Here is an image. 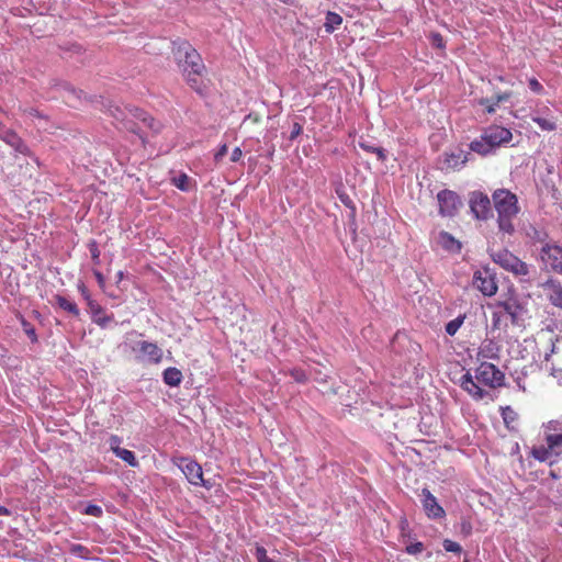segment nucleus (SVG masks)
I'll return each mask as SVG.
<instances>
[{"mask_svg":"<svg viewBox=\"0 0 562 562\" xmlns=\"http://www.w3.org/2000/svg\"><path fill=\"white\" fill-rule=\"evenodd\" d=\"M505 374L493 363L482 361L475 369L474 376L468 371L460 379V386L473 400L481 401L490 396V392L479 383L490 389H497L504 385Z\"/></svg>","mask_w":562,"mask_h":562,"instance_id":"f257e3e1","label":"nucleus"},{"mask_svg":"<svg viewBox=\"0 0 562 562\" xmlns=\"http://www.w3.org/2000/svg\"><path fill=\"white\" fill-rule=\"evenodd\" d=\"M175 54L187 83L198 93H203L206 87L203 78L205 65L201 55L187 41L178 44Z\"/></svg>","mask_w":562,"mask_h":562,"instance_id":"f03ea898","label":"nucleus"},{"mask_svg":"<svg viewBox=\"0 0 562 562\" xmlns=\"http://www.w3.org/2000/svg\"><path fill=\"white\" fill-rule=\"evenodd\" d=\"M492 201L499 232L512 236L515 233V220L520 212L517 195L507 189H497L492 194Z\"/></svg>","mask_w":562,"mask_h":562,"instance_id":"7ed1b4c3","label":"nucleus"},{"mask_svg":"<svg viewBox=\"0 0 562 562\" xmlns=\"http://www.w3.org/2000/svg\"><path fill=\"white\" fill-rule=\"evenodd\" d=\"M491 258L496 265H498L507 272H510L516 278L527 277L530 272L529 265L519 259L508 249L504 248L497 251H493L491 252Z\"/></svg>","mask_w":562,"mask_h":562,"instance_id":"20e7f679","label":"nucleus"},{"mask_svg":"<svg viewBox=\"0 0 562 562\" xmlns=\"http://www.w3.org/2000/svg\"><path fill=\"white\" fill-rule=\"evenodd\" d=\"M173 463L182 471L189 483L195 486H204L207 490L212 485L204 480L202 467L189 457H179L173 460Z\"/></svg>","mask_w":562,"mask_h":562,"instance_id":"39448f33","label":"nucleus"},{"mask_svg":"<svg viewBox=\"0 0 562 562\" xmlns=\"http://www.w3.org/2000/svg\"><path fill=\"white\" fill-rule=\"evenodd\" d=\"M473 285L485 296L495 295L498 289L496 273L488 267L476 270L473 274Z\"/></svg>","mask_w":562,"mask_h":562,"instance_id":"423d86ee","label":"nucleus"},{"mask_svg":"<svg viewBox=\"0 0 562 562\" xmlns=\"http://www.w3.org/2000/svg\"><path fill=\"white\" fill-rule=\"evenodd\" d=\"M437 201L439 205V214L442 217L454 216L462 206L460 196L454 191L448 189L438 192Z\"/></svg>","mask_w":562,"mask_h":562,"instance_id":"0eeeda50","label":"nucleus"},{"mask_svg":"<svg viewBox=\"0 0 562 562\" xmlns=\"http://www.w3.org/2000/svg\"><path fill=\"white\" fill-rule=\"evenodd\" d=\"M541 261L553 272L562 274V246L546 244L540 250Z\"/></svg>","mask_w":562,"mask_h":562,"instance_id":"6e6552de","label":"nucleus"},{"mask_svg":"<svg viewBox=\"0 0 562 562\" xmlns=\"http://www.w3.org/2000/svg\"><path fill=\"white\" fill-rule=\"evenodd\" d=\"M470 209L477 220H487L492 215L491 200L487 194L474 191L470 194Z\"/></svg>","mask_w":562,"mask_h":562,"instance_id":"1a4fd4ad","label":"nucleus"},{"mask_svg":"<svg viewBox=\"0 0 562 562\" xmlns=\"http://www.w3.org/2000/svg\"><path fill=\"white\" fill-rule=\"evenodd\" d=\"M422 504L425 510V514L430 519H441L446 516V512L441 505L437 502L435 495L428 490H422Z\"/></svg>","mask_w":562,"mask_h":562,"instance_id":"9d476101","label":"nucleus"},{"mask_svg":"<svg viewBox=\"0 0 562 562\" xmlns=\"http://www.w3.org/2000/svg\"><path fill=\"white\" fill-rule=\"evenodd\" d=\"M81 292L88 302L92 321L100 327L105 328L113 321V315H106L104 308L97 301L90 299L85 286H82Z\"/></svg>","mask_w":562,"mask_h":562,"instance_id":"9b49d317","label":"nucleus"},{"mask_svg":"<svg viewBox=\"0 0 562 562\" xmlns=\"http://www.w3.org/2000/svg\"><path fill=\"white\" fill-rule=\"evenodd\" d=\"M133 350H137L139 352L138 358L142 361L157 364L162 360L164 352L161 348L155 342H149L146 340L138 341L137 348H133Z\"/></svg>","mask_w":562,"mask_h":562,"instance_id":"f8f14e48","label":"nucleus"},{"mask_svg":"<svg viewBox=\"0 0 562 562\" xmlns=\"http://www.w3.org/2000/svg\"><path fill=\"white\" fill-rule=\"evenodd\" d=\"M551 438H554L553 434L547 435V446H538L531 449L530 454L539 462H547L551 459L552 456L558 457L562 454V447L560 445H552L550 441Z\"/></svg>","mask_w":562,"mask_h":562,"instance_id":"ddd939ff","label":"nucleus"},{"mask_svg":"<svg viewBox=\"0 0 562 562\" xmlns=\"http://www.w3.org/2000/svg\"><path fill=\"white\" fill-rule=\"evenodd\" d=\"M493 308L503 311V314L510 318L512 324H516L521 313V305L515 296H509L505 300H498L493 305Z\"/></svg>","mask_w":562,"mask_h":562,"instance_id":"4468645a","label":"nucleus"},{"mask_svg":"<svg viewBox=\"0 0 562 562\" xmlns=\"http://www.w3.org/2000/svg\"><path fill=\"white\" fill-rule=\"evenodd\" d=\"M483 135L484 139H487L494 148L510 142L513 137L512 132L508 128L498 125L488 127L485 130Z\"/></svg>","mask_w":562,"mask_h":562,"instance_id":"2eb2a0df","label":"nucleus"},{"mask_svg":"<svg viewBox=\"0 0 562 562\" xmlns=\"http://www.w3.org/2000/svg\"><path fill=\"white\" fill-rule=\"evenodd\" d=\"M513 95L512 91H504L495 93L491 99L481 98L477 100V104L485 108V112L488 114H493L496 112V108L499 106L502 102L508 101Z\"/></svg>","mask_w":562,"mask_h":562,"instance_id":"dca6fc26","label":"nucleus"},{"mask_svg":"<svg viewBox=\"0 0 562 562\" xmlns=\"http://www.w3.org/2000/svg\"><path fill=\"white\" fill-rule=\"evenodd\" d=\"M2 139L15 151L24 156H33V151L31 150V148L14 131H5L2 136Z\"/></svg>","mask_w":562,"mask_h":562,"instance_id":"f3484780","label":"nucleus"},{"mask_svg":"<svg viewBox=\"0 0 562 562\" xmlns=\"http://www.w3.org/2000/svg\"><path fill=\"white\" fill-rule=\"evenodd\" d=\"M501 347L497 342L485 339L479 347L476 357L479 360H497L499 358Z\"/></svg>","mask_w":562,"mask_h":562,"instance_id":"a211bd4d","label":"nucleus"},{"mask_svg":"<svg viewBox=\"0 0 562 562\" xmlns=\"http://www.w3.org/2000/svg\"><path fill=\"white\" fill-rule=\"evenodd\" d=\"M57 88L60 91V97L64 99V102L69 106H76L83 94L81 90H76L67 82H61L57 85Z\"/></svg>","mask_w":562,"mask_h":562,"instance_id":"6ab92c4d","label":"nucleus"},{"mask_svg":"<svg viewBox=\"0 0 562 562\" xmlns=\"http://www.w3.org/2000/svg\"><path fill=\"white\" fill-rule=\"evenodd\" d=\"M469 153H465L463 150L452 151L449 154H446L445 157V164L447 168L450 169H460L462 168L467 161L469 160Z\"/></svg>","mask_w":562,"mask_h":562,"instance_id":"aec40b11","label":"nucleus"},{"mask_svg":"<svg viewBox=\"0 0 562 562\" xmlns=\"http://www.w3.org/2000/svg\"><path fill=\"white\" fill-rule=\"evenodd\" d=\"M548 299L552 305L562 308V285L559 282H548Z\"/></svg>","mask_w":562,"mask_h":562,"instance_id":"412c9836","label":"nucleus"},{"mask_svg":"<svg viewBox=\"0 0 562 562\" xmlns=\"http://www.w3.org/2000/svg\"><path fill=\"white\" fill-rule=\"evenodd\" d=\"M182 379H183L182 372L175 367H169V368L165 369V371L162 373L164 382L167 385L172 386V387L179 386L182 382Z\"/></svg>","mask_w":562,"mask_h":562,"instance_id":"4be33fe9","label":"nucleus"},{"mask_svg":"<svg viewBox=\"0 0 562 562\" xmlns=\"http://www.w3.org/2000/svg\"><path fill=\"white\" fill-rule=\"evenodd\" d=\"M134 116L142 121L148 128L153 130L155 133L160 131L161 124L157 122L154 117H151L146 112L136 109Z\"/></svg>","mask_w":562,"mask_h":562,"instance_id":"5701e85b","label":"nucleus"},{"mask_svg":"<svg viewBox=\"0 0 562 562\" xmlns=\"http://www.w3.org/2000/svg\"><path fill=\"white\" fill-rule=\"evenodd\" d=\"M470 148L472 151H475L484 156L490 154L494 147L490 144L487 139H484V135H482L481 139H475L471 142Z\"/></svg>","mask_w":562,"mask_h":562,"instance_id":"b1692460","label":"nucleus"},{"mask_svg":"<svg viewBox=\"0 0 562 562\" xmlns=\"http://www.w3.org/2000/svg\"><path fill=\"white\" fill-rule=\"evenodd\" d=\"M439 237L443 248L452 251L461 250V243L454 239V237L451 234L447 232H441Z\"/></svg>","mask_w":562,"mask_h":562,"instance_id":"393cba45","label":"nucleus"},{"mask_svg":"<svg viewBox=\"0 0 562 562\" xmlns=\"http://www.w3.org/2000/svg\"><path fill=\"white\" fill-rule=\"evenodd\" d=\"M360 148H362L367 153H372L376 155V158L384 162L386 160V153L385 149L379 146H374L370 144L369 142H359Z\"/></svg>","mask_w":562,"mask_h":562,"instance_id":"a878e982","label":"nucleus"},{"mask_svg":"<svg viewBox=\"0 0 562 562\" xmlns=\"http://www.w3.org/2000/svg\"><path fill=\"white\" fill-rule=\"evenodd\" d=\"M342 23V18L336 12H328L326 14L325 30L328 33L334 32Z\"/></svg>","mask_w":562,"mask_h":562,"instance_id":"bb28decb","label":"nucleus"},{"mask_svg":"<svg viewBox=\"0 0 562 562\" xmlns=\"http://www.w3.org/2000/svg\"><path fill=\"white\" fill-rule=\"evenodd\" d=\"M55 300L60 308L69 312L70 314H72L75 316L79 315V308L75 302L69 301L61 295H56Z\"/></svg>","mask_w":562,"mask_h":562,"instance_id":"cd10ccee","label":"nucleus"},{"mask_svg":"<svg viewBox=\"0 0 562 562\" xmlns=\"http://www.w3.org/2000/svg\"><path fill=\"white\" fill-rule=\"evenodd\" d=\"M114 454L131 467H138V461L133 451L121 448Z\"/></svg>","mask_w":562,"mask_h":562,"instance_id":"c85d7f7f","label":"nucleus"},{"mask_svg":"<svg viewBox=\"0 0 562 562\" xmlns=\"http://www.w3.org/2000/svg\"><path fill=\"white\" fill-rule=\"evenodd\" d=\"M171 183L181 191L187 192L190 190V178L187 173H180L179 176L173 177L171 179Z\"/></svg>","mask_w":562,"mask_h":562,"instance_id":"c756f323","label":"nucleus"},{"mask_svg":"<svg viewBox=\"0 0 562 562\" xmlns=\"http://www.w3.org/2000/svg\"><path fill=\"white\" fill-rule=\"evenodd\" d=\"M507 316L503 314V311L494 308L492 313V326L494 329H499L507 326Z\"/></svg>","mask_w":562,"mask_h":562,"instance_id":"7c9ffc66","label":"nucleus"},{"mask_svg":"<svg viewBox=\"0 0 562 562\" xmlns=\"http://www.w3.org/2000/svg\"><path fill=\"white\" fill-rule=\"evenodd\" d=\"M502 417L507 428L517 420V413L510 407L506 406L502 408Z\"/></svg>","mask_w":562,"mask_h":562,"instance_id":"2f4dec72","label":"nucleus"},{"mask_svg":"<svg viewBox=\"0 0 562 562\" xmlns=\"http://www.w3.org/2000/svg\"><path fill=\"white\" fill-rule=\"evenodd\" d=\"M532 121L535 123L538 124V126L542 130V131H548V132H551V131H554L557 125H555V122L551 121V120H548V119H543V117H533Z\"/></svg>","mask_w":562,"mask_h":562,"instance_id":"473e14b6","label":"nucleus"},{"mask_svg":"<svg viewBox=\"0 0 562 562\" xmlns=\"http://www.w3.org/2000/svg\"><path fill=\"white\" fill-rule=\"evenodd\" d=\"M21 325L23 327L24 333L27 335V337L31 339V341L36 342L37 335H36L34 326L30 322H27L25 318L21 319Z\"/></svg>","mask_w":562,"mask_h":562,"instance_id":"72a5a7b5","label":"nucleus"},{"mask_svg":"<svg viewBox=\"0 0 562 562\" xmlns=\"http://www.w3.org/2000/svg\"><path fill=\"white\" fill-rule=\"evenodd\" d=\"M442 546L447 552H453L457 554H460L462 552V547L453 540L445 539Z\"/></svg>","mask_w":562,"mask_h":562,"instance_id":"f704fd0d","label":"nucleus"},{"mask_svg":"<svg viewBox=\"0 0 562 562\" xmlns=\"http://www.w3.org/2000/svg\"><path fill=\"white\" fill-rule=\"evenodd\" d=\"M255 555L258 562H274L272 559L268 557L267 550L259 544L256 546Z\"/></svg>","mask_w":562,"mask_h":562,"instance_id":"c9c22d12","label":"nucleus"},{"mask_svg":"<svg viewBox=\"0 0 562 562\" xmlns=\"http://www.w3.org/2000/svg\"><path fill=\"white\" fill-rule=\"evenodd\" d=\"M430 42H431V45L434 47H437V48H445V40L442 37V35L438 32H434L430 34Z\"/></svg>","mask_w":562,"mask_h":562,"instance_id":"e433bc0d","label":"nucleus"},{"mask_svg":"<svg viewBox=\"0 0 562 562\" xmlns=\"http://www.w3.org/2000/svg\"><path fill=\"white\" fill-rule=\"evenodd\" d=\"M424 549H425L424 543L420 541H417V542L408 544L405 550L408 554H419L424 551Z\"/></svg>","mask_w":562,"mask_h":562,"instance_id":"4c0bfd02","label":"nucleus"},{"mask_svg":"<svg viewBox=\"0 0 562 562\" xmlns=\"http://www.w3.org/2000/svg\"><path fill=\"white\" fill-rule=\"evenodd\" d=\"M88 247H89L92 260L94 261V263H99L100 250L98 248L97 241L95 240H91L88 244Z\"/></svg>","mask_w":562,"mask_h":562,"instance_id":"58836bf2","label":"nucleus"},{"mask_svg":"<svg viewBox=\"0 0 562 562\" xmlns=\"http://www.w3.org/2000/svg\"><path fill=\"white\" fill-rule=\"evenodd\" d=\"M26 115H29L30 117H35V119H38V120H45L47 121V116L43 113H41L37 109L35 108H29V109H25L23 111Z\"/></svg>","mask_w":562,"mask_h":562,"instance_id":"ea45409f","label":"nucleus"},{"mask_svg":"<svg viewBox=\"0 0 562 562\" xmlns=\"http://www.w3.org/2000/svg\"><path fill=\"white\" fill-rule=\"evenodd\" d=\"M122 439L116 435H111L109 439L110 449L112 452H116L119 449H121Z\"/></svg>","mask_w":562,"mask_h":562,"instance_id":"a19ab883","label":"nucleus"},{"mask_svg":"<svg viewBox=\"0 0 562 562\" xmlns=\"http://www.w3.org/2000/svg\"><path fill=\"white\" fill-rule=\"evenodd\" d=\"M102 508L98 505H88L86 508H85V514L86 515H90V516H94V517H100L102 515Z\"/></svg>","mask_w":562,"mask_h":562,"instance_id":"79ce46f5","label":"nucleus"},{"mask_svg":"<svg viewBox=\"0 0 562 562\" xmlns=\"http://www.w3.org/2000/svg\"><path fill=\"white\" fill-rule=\"evenodd\" d=\"M528 85H529V88L531 91H533L535 93H538V94H541L543 92V87L542 85L538 81V79L536 78H530L528 80Z\"/></svg>","mask_w":562,"mask_h":562,"instance_id":"37998d69","label":"nucleus"},{"mask_svg":"<svg viewBox=\"0 0 562 562\" xmlns=\"http://www.w3.org/2000/svg\"><path fill=\"white\" fill-rule=\"evenodd\" d=\"M303 132V126L299 122H294L292 125V131L289 136L290 140L295 139L297 136H300Z\"/></svg>","mask_w":562,"mask_h":562,"instance_id":"c03bdc74","label":"nucleus"},{"mask_svg":"<svg viewBox=\"0 0 562 562\" xmlns=\"http://www.w3.org/2000/svg\"><path fill=\"white\" fill-rule=\"evenodd\" d=\"M227 150H228V147L226 144H223L220 146V148L217 149V151L214 155V160L216 164L222 161L223 157L226 156Z\"/></svg>","mask_w":562,"mask_h":562,"instance_id":"a18cd8bd","label":"nucleus"},{"mask_svg":"<svg viewBox=\"0 0 562 562\" xmlns=\"http://www.w3.org/2000/svg\"><path fill=\"white\" fill-rule=\"evenodd\" d=\"M460 324L461 322L458 321V319H454V321H451L447 324L446 326V331L449 334V335H454L457 333V330L459 329L460 327Z\"/></svg>","mask_w":562,"mask_h":562,"instance_id":"49530a36","label":"nucleus"},{"mask_svg":"<svg viewBox=\"0 0 562 562\" xmlns=\"http://www.w3.org/2000/svg\"><path fill=\"white\" fill-rule=\"evenodd\" d=\"M291 375L294 378L295 381L301 383L307 380L305 373L302 370H293L291 372Z\"/></svg>","mask_w":562,"mask_h":562,"instance_id":"de8ad7c7","label":"nucleus"},{"mask_svg":"<svg viewBox=\"0 0 562 562\" xmlns=\"http://www.w3.org/2000/svg\"><path fill=\"white\" fill-rule=\"evenodd\" d=\"M243 151L239 147H235L231 154V161L237 162L240 160Z\"/></svg>","mask_w":562,"mask_h":562,"instance_id":"09e8293b","label":"nucleus"},{"mask_svg":"<svg viewBox=\"0 0 562 562\" xmlns=\"http://www.w3.org/2000/svg\"><path fill=\"white\" fill-rule=\"evenodd\" d=\"M547 428L549 430L557 431V430L561 429V423L559 420H550L547 425Z\"/></svg>","mask_w":562,"mask_h":562,"instance_id":"8fccbe9b","label":"nucleus"},{"mask_svg":"<svg viewBox=\"0 0 562 562\" xmlns=\"http://www.w3.org/2000/svg\"><path fill=\"white\" fill-rule=\"evenodd\" d=\"M250 121L251 123H258L260 121V117L258 114H248L246 115V117L244 119V122H248Z\"/></svg>","mask_w":562,"mask_h":562,"instance_id":"3c124183","label":"nucleus"},{"mask_svg":"<svg viewBox=\"0 0 562 562\" xmlns=\"http://www.w3.org/2000/svg\"><path fill=\"white\" fill-rule=\"evenodd\" d=\"M93 274H94V277H95V279H97V281H98L99 285H100V286H103V285H104V283H105V279H104L103 274H102L100 271H98V270H95V271L93 272Z\"/></svg>","mask_w":562,"mask_h":562,"instance_id":"603ef678","label":"nucleus"},{"mask_svg":"<svg viewBox=\"0 0 562 562\" xmlns=\"http://www.w3.org/2000/svg\"><path fill=\"white\" fill-rule=\"evenodd\" d=\"M554 438H551L550 441L552 445H560L562 447V432L561 434H553Z\"/></svg>","mask_w":562,"mask_h":562,"instance_id":"864d4df0","label":"nucleus"},{"mask_svg":"<svg viewBox=\"0 0 562 562\" xmlns=\"http://www.w3.org/2000/svg\"><path fill=\"white\" fill-rule=\"evenodd\" d=\"M11 510L4 506H0V516H10Z\"/></svg>","mask_w":562,"mask_h":562,"instance_id":"5fc2aeb1","label":"nucleus"},{"mask_svg":"<svg viewBox=\"0 0 562 562\" xmlns=\"http://www.w3.org/2000/svg\"><path fill=\"white\" fill-rule=\"evenodd\" d=\"M81 551H87V549L81 544L74 546L72 552H81Z\"/></svg>","mask_w":562,"mask_h":562,"instance_id":"6e6d98bb","label":"nucleus"},{"mask_svg":"<svg viewBox=\"0 0 562 562\" xmlns=\"http://www.w3.org/2000/svg\"><path fill=\"white\" fill-rule=\"evenodd\" d=\"M124 279V272L123 271H119L116 273V282H121L122 280Z\"/></svg>","mask_w":562,"mask_h":562,"instance_id":"4d7b16f0","label":"nucleus"},{"mask_svg":"<svg viewBox=\"0 0 562 562\" xmlns=\"http://www.w3.org/2000/svg\"><path fill=\"white\" fill-rule=\"evenodd\" d=\"M30 157L33 159L34 164H36L38 167L41 166V161H40L38 157H36L34 154H33V156H30Z\"/></svg>","mask_w":562,"mask_h":562,"instance_id":"13d9d810","label":"nucleus"},{"mask_svg":"<svg viewBox=\"0 0 562 562\" xmlns=\"http://www.w3.org/2000/svg\"><path fill=\"white\" fill-rule=\"evenodd\" d=\"M497 79H498V81H501V82H504V81H505L504 77H502V76H499Z\"/></svg>","mask_w":562,"mask_h":562,"instance_id":"bf43d9fd","label":"nucleus"}]
</instances>
